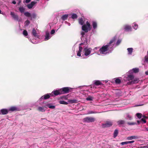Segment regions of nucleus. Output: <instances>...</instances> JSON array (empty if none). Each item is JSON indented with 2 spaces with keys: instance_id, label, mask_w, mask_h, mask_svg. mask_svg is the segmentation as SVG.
Segmentation results:
<instances>
[{
  "instance_id": "obj_1",
  "label": "nucleus",
  "mask_w": 148,
  "mask_h": 148,
  "mask_svg": "<svg viewBox=\"0 0 148 148\" xmlns=\"http://www.w3.org/2000/svg\"><path fill=\"white\" fill-rule=\"evenodd\" d=\"M113 46L109 47V45H106L103 46L99 49V51L101 54H106L109 52H111L113 50Z\"/></svg>"
},
{
  "instance_id": "obj_2",
  "label": "nucleus",
  "mask_w": 148,
  "mask_h": 148,
  "mask_svg": "<svg viewBox=\"0 0 148 148\" xmlns=\"http://www.w3.org/2000/svg\"><path fill=\"white\" fill-rule=\"evenodd\" d=\"M91 29L90 24L88 21H86V24H84L82 26V29L86 33L88 32Z\"/></svg>"
},
{
  "instance_id": "obj_3",
  "label": "nucleus",
  "mask_w": 148,
  "mask_h": 148,
  "mask_svg": "<svg viewBox=\"0 0 148 148\" xmlns=\"http://www.w3.org/2000/svg\"><path fill=\"white\" fill-rule=\"evenodd\" d=\"M95 121V119L92 117H86L83 119L84 123H90L94 122Z\"/></svg>"
},
{
  "instance_id": "obj_4",
  "label": "nucleus",
  "mask_w": 148,
  "mask_h": 148,
  "mask_svg": "<svg viewBox=\"0 0 148 148\" xmlns=\"http://www.w3.org/2000/svg\"><path fill=\"white\" fill-rule=\"evenodd\" d=\"M72 88L68 87H64L61 89L62 94H66L69 93L71 91Z\"/></svg>"
},
{
  "instance_id": "obj_5",
  "label": "nucleus",
  "mask_w": 148,
  "mask_h": 148,
  "mask_svg": "<svg viewBox=\"0 0 148 148\" xmlns=\"http://www.w3.org/2000/svg\"><path fill=\"white\" fill-rule=\"evenodd\" d=\"M92 50V49L91 48H88L87 47H85L83 51L84 53V55L86 56H87L89 55L91 52V51Z\"/></svg>"
},
{
  "instance_id": "obj_6",
  "label": "nucleus",
  "mask_w": 148,
  "mask_h": 148,
  "mask_svg": "<svg viewBox=\"0 0 148 148\" xmlns=\"http://www.w3.org/2000/svg\"><path fill=\"white\" fill-rule=\"evenodd\" d=\"M112 125V123L110 121H106L105 123L102 124V126L103 128H107L110 127Z\"/></svg>"
},
{
  "instance_id": "obj_7",
  "label": "nucleus",
  "mask_w": 148,
  "mask_h": 148,
  "mask_svg": "<svg viewBox=\"0 0 148 148\" xmlns=\"http://www.w3.org/2000/svg\"><path fill=\"white\" fill-rule=\"evenodd\" d=\"M62 92L61 90V89H60L58 90H56L53 91L51 93V95L53 96V95L54 96H57L58 95H60L62 94Z\"/></svg>"
},
{
  "instance_id": "obj_8",
  "label": "nucleus",
  "mask_w": 148,
  "mask_h": 148,
  "mask_svg": "<svg viewBox=\"0 0 148 148\" xmlns=\"http://www.w3.org/2000/svg\"><path fill=\"white\" fill-rule=\"evenodd\" d=\"M116 40V37H114L113 38L110 40L109 42L107 45H109V47L113 46L114 44V43L115 40Z\"/></svg>"
},
{
  "instance_id": "obj_9",
  "label": "nucleus",
  "mask_w": 148,
  "mask_h": 148,
  "mask_svg": "<svg viewBox=\"0 0 148 148\" xmlns=\"http://www.w3.org/2000/svg\"><path fill=\"white\" fill-rule=\"evenodd\" d=\"M10 14L15 20L18 21V16L17 14H15L14 12H11Z\"/></svg>"
},
{
  "instance_id": "obj_10",
  "label": "nucleus",
  "mask_w": 148,
  "mask_h": 148,
  "mask_svg": "<svg viewBox=\"0 0 148 148\" xmlns=\"http://www.w3.org/2000/svg\"><path fill=\"white\" fill-rule=\"evenodd\" d=\"M50 95H51V94H50V95H49L48 94H47L42 96L40 98V100L41 101L42 99H47L49 98L50 97Z\"/></svg>"
},
{
  "instance_id": "obj_11",
  "label": "nucleus",
  "mask_w": 148,
  "mask_h": 148,
  "mask_svg": "<svg viewBox=\"0 0 148 148\" xmlns=\"http://www.w3.org/2000/svg\"><path fill=\"white\" fill-rule=\"evenodd\" d=\"M37 3L36 1H32L30 4H28L27 5V7L29 9L32 8L33 6Z\"/></svg>"
},
{
  "instance_id": "obj_12",
  "label": "nucleus",
  "mask_w": 148,
  "mask_h": 148,
  "mask_svg": "<svg viewBox=\"0 0 148 148\" xmlns=\"http://www.w3.org/2000/svg\"><path fill=\"white\" fill-rule=\"evenodd\" d=\"M0 112L1 114V113L2 114H6L8 113L9 110H8L6 109H2L1 110V112Z\"/></svg>"
},
{
  "instance_id": "obj_13",
  "label": "nucleus",
  "mask_w": 148,
  "mask_h": 148,
  "mask_svg": "<svg viewBox=\"0 0 148 148\" xmlns=\"http://www.w3.org/2000/svg\"><path fill=\"white\" fill-rule=\"evenodd\" d=\"M139 138V137L137 136H129L127 138V139L128 140H131L134 139H137Z\"/></svg>"
},
{
  "instance_id": "obj_14",
  "label": "nucleus",
  "mask_w": 148,
  "mask_h": 148,
  "mask_svg": "<svg viewBox=\"0 0 148 148\" xmlns=\"http://www.w3.org/2000/svg\"><path fill=\"white\" fill-rule=\"evenodd\" d=\"M124 29L125 31H131L132 28L131 26L128 25H126L124 26Z\"/></svg>"
},
{
  "instance_id": "obj_15",
  "label": "nucleus",
  "mask_w": 148,
  "mask_h": 148,
  "mask_svg": "<svg viewBox=\"0 0 148 148\" xmlns=\"http://www.w3.org/2000/svg\"><path fill=\"white\" fill-rule=\"evenodd\" d=\"M83 49V48L82 47H79V50L77 53V56L80 57L81 56V52Z\"/></svg>"
},
{
  "instance_id": "obj_16",
  "label": "nucleus",
  "mask_w": 148,
  "mask_h": 148,
  "mask_svg": "<svg viewBox=\"0 0 148 148\" xmlns=\"http://www.w3.org/2000/svg\"><path fill=\"white\" fill-rule=\"evenodd\" d=\"M17 110V108L15 106H12L10 107V108L8 110L9 112L11 111V112H14V111H16Z\"/></svg>"
},
{
  "instance_id": "obj_17",
  "label": "nucleus",
  "mask_w": 148,
  "mask_h": 148,
  "mask_svg": "<svg viewBox=\"0 0 148 148\" xmlns=\"http://www.w3.org/2000/svg\"><path fill=\"white\" fill-rule=\"evenodd\" d=\"M68 101L71 103H76L78 102V100L76 99H69Z\"/></svg>"
},
{
  "instance_id": "obj_18",
  "label": "nucleus",
  "mask_w": 148,
  "mask_h": 148,
  "mask_svg": "<svg viewBox=\"0 0 148 148\" xmlns=\"http://www.w3.org/2000/svg\"><path fill=\"white\" fill-rule=\"evenodd\" d=\"M32 34L35 37H37L38 35L36 32V31L34 28H33L32 30Z\"/></svg>"
},
{
  "instance_id": "obj_19",
  "label": "nucleus",
  "mask_w": 148,
  "mask_h": 148,
  "mask_svg": "<svg viewBox=\"0 0 148 148\" xmlns=\"http://www.w3.org/2000/svg\"><path fill=\"white\" fill-rule=\"evenodd\" d=\"M94 84L96 86H98L102 84L99 80H95Z\"/></svg>"
},
{
  "instance_id": "obj_20",
  "label": "nucleus",
  "mask_w": 148,
  "mask_h": 148,
  "mask_svg": "<svg viewBox=\"0 0 148 148\" xmlns=\"http://www.w3.org/2000/svg\"><path fill=\"white\" fill-rule=\"evenodd\" d=\"M68 17V15L67 14H65L63 15L61 17L62 20L64 21L66 20Z\"/></svg>"
},
{
  "instance_id": "obj_21",
  "label": "nucleus",
  "mask_w": 148,
  "mask_h": 148,
  "mask_svg": "<svg viewBox=\"0 0 148 148\" xmlns=\"http://www.w3.org/2000/svg\"><path fill=\"white\" fill-rule=\"evenodd\" d=\"M79 23L81 25H83L84 21L82 18H80L78 19Z\"/></svg>"
},
{
  "instance_id": "obj_22",
  "label": "nucleus",
  "mask_w": 148,
  "mask_h": 148,
  "mask_svg": "<svg viewBox=\"0 0 148 148\" xmlns=\"http://www.w3.org/2000/svg\"><path fill=\"white\" fill-rule=\"evenodd\" d=\"M49 38L50 37L49 33L48 32H46L45 40H48Z\"/></svg>"
},
{
  "instance_id": "obj_23",
  "label": "nucleus",
  "mask_w": 148,
  "mask_h": 148,
  "mask_svg": "<svg viewBox=\"0 0 148 148\" xmlns=\"http://www.w3.org/2000/svg\"><path fill=\"white\" fill-rule=\"evenodd\" d=\"M118 134V130L116 129L114 130L113 134V137L114 138H116Z\"/></svg>"
},
{
  "instance_id": "obj_24",
  "label": "nucleus",
  "mask_w": 148,
  "mask_h": 148,
  "mask_svg": "<svg viewBox=\"0 0 148 148\" xmlns=\"http://www.w3.org/2000/svg\"><path fill=\"white\" fill-rule=\"evenodd\" d=\"M125 121L124 120H119L117 122L118 124L119 125H122L125 123Z\"/></svg>"
},
{
  "instance_id": "obj_25",
  "label": "nucleus",
  "mask_w": 148,
  "mask_h": 148,
  "mask_svg": "<svg viewBox=\"0 0 148 148\" xmlns=\"http://www.w3.org/2000/svg\"><path fill=\"white\" fill-rule=\"evenodd\" d=\"M18 10L21 13H22L24 12L25 8L23 7L20 6Z\"/></svg>"
},
{
  "instance_id": "obj_26",
  "label": "nucleus",
  "mask_w": 148,
  "mask_h": 148,
  "mask_svg": "<svg viewBox=\"0 0 148 148\" xmlns=\"http://www.w3.org/2000/svg\"><path fill=\"white\" fill-rule=\"evenodd\" d=\"M92 25L94 29H95L97 27V24L96 22L93 21L92 22Z\"/></svg>"
},
{
  "instance_id": "obj_27",
  "label": "nucleus",
  "mask_w": 148,
  "mask_h": 148,
  "mask_svg": "<svg viewBox=\"0 0 148 148\" xmlns=\"http://www.w3.org/2000/svg\"><path fill=\"white\" fill-rule=\"evenodd\" d=\"M128 53L130 55H131L133 52V49L132 48H128L127 49Z\"/></svg>"
},
{
  "instance_id": "obj_28",
  "label": "nucleus",
  "mask_w": 148,
  "mask_h": 148,
  "mask_svg": "<svg viewBox=\"0 0 148 148\" xmlns=\"http://www.w3.org/2000/svg\"><path fill=\"white\" fill-rule=\"evenodd\" d=\"M94 99V97L90 95H88L86 99L87 101H92Z\"/></svg>"
},
{
  "instance_id": "obj_29",
  "label": "nucleus",
  "mask_w": 148,
  "mask_h": 148,
  "mask_svg": "<svg viewBox=\"0 0 148 148\" xmlns=\"http://www.w3.org/2000/svg\"><path fill=\"white\" fill-rule=\"evenodd\" d=\"M134 76L132 75H127V77L129 80H132L134 79Z\"/></svg>"
},
{
  "instance_id": "obj_30",
  "label": "nucleus",
  "mask_w": 148,
  "mask_h": 148,
  "mask_svg": "<svg viewBox=\"0 0 148 148\" xmlns=\"http://www.w3.org/2000/svg\"><path fill=\"white\" fill-rule=\"evenodd\" d=\"M36 15L35 13H33L32 14H31V16L30 17L31 20H32L33 19L35 18L36 17Z\"/></svg>"
},
{
  "instance_id": "obj_31",
  "label": "nucleus",
  "mask_w": 148,
  "mask_h": 148,
  "mask_svg": "<svg viewBox=\"0 0 148 148\" xmlns=\"http://www.w3.org/2000/svg\"><path fill=\"white\" fill-rule=\"evenodd\" d=\"M71 17L73 19H76L77 18V16L76 14L73 13L72 14Z\"/></svg>"
},
{
  "instance_id": "obj_32",
  "label": "nucleus",
  "mask_w": 148,
  "mask_h": 148,
  "mask_svg": "<svg viewBox=\"0 0 148 148\" xmlns=\"http://www.w3.org/2000/svg\"><path fill=\"white\" fill-rule=\"evenodd\" d=\"M24 15L27 17H30L31 16V14L27 12H26L24 13Z\"/></svg>"
},
{
  "instance_id": "obj_33",
  "label": "nucleus",
  "mask_w": 148,
  "mask_h": 148,
  "mask_svg": "<svg viewBox=\"0 0 148 148\" xmlns=\"http://www.w3.org/2000/svg\"><path fill=\"white\" fill-rule=\"evenodd\" d=\"M38 110L40 111L43 112L45 111L44 108L43 107H38Z\"/></svg>"
},
{
  "instance_id": "obj_34",
  "label": "nucleus",
  "mask_w": 148,
  "mask_h": 148,
  "mask_svg": "<svg viewBox=\"0 0 148 148\" xmlns=\"http://www.w3.org/2000/svg\"><path fill=\"white\" fill-rule=\"evenodd\" d=\"M133 72L135 73H136L139 72V69L138 68H135L132 69Z\"/></svg>"
},
{
  "instance_id": "obj_35",
  "label": "nucleus",
  "mask_w": 148,
  "mask_h": 148,
  "mask_svg": "<svg viewBox=\"0 0 148 148\" xmlns=\"http://www.w3.org/2000/svg\"><path fill=\"white\" fill-rule=\"evenodd\" d=\"M115 82L117 84H119L121 83V81L119 79L117 78L115 80Z\"/></svg>"
},
{
  "instance_id": "obj_36",
  "label": "nucleus",
  "mask_w": 148,
  "mask_h": 148,
  "mask_svg": "<svg viewBox=\"0 0 148 148\" xmlns=\"http://www.w3.org/2000/svg\"><path fill=\"white\" fill-rule=\"evenodd\" d=\"M138 82V80L137 79H135L133 80L132 81L130 82V84H133L137 83Z\"/></svg>"
},
{
  "instance_id": "obj_37",
  "label": "nucleus",
  "mask_w": 148,
  "mask_h": 148,
  "mask_svg": "<svg viewBox=\"0 0 148 148\" xmlns=\"http://www.w3.org/2000/svg\"><path fill=\"white\" fill-rule=\"evenodd\" d=\"M47 107L51 109H54L55 108V106H51L50 104H47Z\"/></svg>"
},
{
  "instance_id": "obj_38",
  "label": "nucleus",
  "mask_w": 148,
  "mask_h": 148,
  "mask_svg": "<svg viewBox=\"0 0 148 148\" xmlns=\"http://www.w3.org/2000/svg\"><path fill=\"white\" fill-rule=\"evenodd\" d=\"M59 103L61 104H63L64 105H67L68 103L66 102H65L64 101H59Z\"/></svg>"
},
{
  "instance_id": "obj_39",
  "label": "nucleus",
  "mask_w": 148,
  "mask_h": 148,
  "mask_svg": "<svg viewBox=\"0 0 148 148\" xmlns=\"http://www.w3.org/2000/svg\"><path fill=\"white\" fill-rule=\"evenodd\" d=\"M137 117L139 119H140L142 117V114L140 113H137L136 114Z\"/></svg>"
},
{
  "instance_id": "obj_40",
  "label": "nucleus",
  "mask_w": 148,
  "mask_h": 148,
  "mask_svg": "<svg viewBox=\"0 0 148 148\" xmlns=\"http://www.w3.org/2000/svg\"><path fill=\"white\" fill-rule=\"evenodd\" d=\"M133 25H133V28L135 30L138 27V25L135 23H134Z\"/></svg>"
},
{
  "instance_id": "obj_41",
  "label": "nucleus",
  "mask_w": 148,
  "mask_h": 148,
  "mask_svg": "<svg viewBox=\"0 0 148 148\" xmlns=\"http://www.w3.org/2000/svg\"><path fill=\"white\" fill-rule=\"evenodd\" d=\"M30 23V22L28 20H27L25 22V26H27Z\"/></svg>"
},
{
  "instance_id": "obj_42",
  "label": "nucleus",
  "mask_w": 148,
  "mask_h": 148,
  "mask_svg": "<svg viewBox=\"0 0 148 148\" xmlns=\"http://www.w3.org/2000/svg\"><path fill=\"white\" fill-rule=\"evenodd\" d=\"M140 121L141 123L142 124L146 123V121L143 118H142L141 119Z\"/></svg>"
},
{
  "instance_id": "obj_43",
  "label": "nucleus",
  "mask_w": 148,
  "mask_h": 148,
  "mask_svg": "<svg viewBox=\"0 0 148 148\" xmlns=\"http://www.w3.org/2000/svg\"><path fill=\"white\" fill-rule=\"evenodd\" d=\"M23 34L25 36H27L28 35V33L27 31L26 30H24L23 32Z\"/></svg>"
},
{
  "instance_id": "obj_44",
  "label": "nucleus",
  "mask_w": 148,
  "mask_h": 148,
  "mask_svg": "<svg viewBox=\"0 0 148 148\" xmlns=\"http://www.w3.org/2000/svg\"><path fill=\"white\" fill-rule=\"evenodd\" d=\"M121 40H118L116 44V45H119V44L121 43Z\"/></svg>"
},
{
  "instance_id": "obj_45",
  "label": "nucleus",
  "mask_w": 148,
  "mask_h": 148,
  "mask_svg": "<svg viewBox=\"0 0 148 148\" xmlns=\"http://www.w3.org/2000/svg\"><path fill=\"white\" fill-rule=\"evenodd\" d=\"M127 123L129 125H133L136 124V123H130L128 122Z\"/></svg>"
},
{
  "instance_id": "obj_46",
  "label": "nucleus",
  "mask_w": 148,
  "mask_h": 148,
  "mask_svg": "<svg viewBox=\"0 0 148 148\" xmlns=\"http://www.w3.org/2000/svg\"><path fill=\"white\" fill-rule=\"evenodd\" d=\"M128 144L127 141L122 142L121 143V144L122 145H124L125 144Z\"/></svg>"
},
{
  "instance_id": "obj_47",
  "label": "nucleus",
  "mask_w": 148,
  "mask_h": 148,
  "mask_svg": "<svg viewBox=\"0 0 148 148\" xmlns=\"http://www.w3.org/2000/svg\"><path fill=\"white\" fill-rule=\"evenodd\" d=\"M145 61L148 63V57L145 56Z\"/></svg>"
},
{
  "instance_id": "obj_48",
  "label": "nucleus",
  "mask_w": 148,
  "mask_h": 148,
  "mask_svg": "<svg viewBox=\"0 0 148 148\" xmlns=\"http://www.w3.org/2000/svg\"><path fill=\"white\" fill-rule=\"evenodd\" d=\"M55 30L54 29H52L51 30V34H53L55 33Z\"/></svg>"
},
{
  "instance_id": "obj_49",
  "label": "nucleus",
  "mask_w": 148,
  "mask_h": 148,
  "mask_svg": "<svg viewBox=\"0 0 148 148\" xmlns=\"http://www.w3.org/2000/svg\"><path fill=\"white\" fill-rule=\"evenodd\" d=\"M127 142H128V144H129V143H133L134 142V140H132V141H128Z\"/></svg>"
},
{
  "instance_id": "obj_50",
  "label": "nucleus",
  "mask_w": 148,
  "mask_h": 148,
  "mask_svg": "<svg viewBox=\"0 0 148 148\" xmlns=\"http://www.w3.org/2000/svg\"><path fill=\"white\" fill-rule=\"evenodd\" d=\"M61 98L62 99H67V97L66 96H62Z\"/></svg>"
},
{
  "instance_id": "obj_51",
  "label": "nucleus",
  "mask_w": 148,
  "mask_h": 148,
  "mask_svg": "<svg viewBox=\"0 0 148 148\" xmlns=\"http://www.w3.org/2000/svg\"><path fill=\"white\" fill-rule=\"evenodd\" d=\"M95 113L93 111H91L90 112H89L88 114H93Z\"/></svg>"
},
{
  "instance_id": "obj_52",
  "label": "nucleus",
  "mask_w": 148,
  "mask_h": 148,
  "mask_svg": "<svg viewBox=\"0 0 148 148\" xmlns=\"http://www.w3.org/2000/svg\"><path fill=\"white\" fill-rule=\"evenodd\" d=\"M31 0H26L25 2L26 3H28L31 1Z\"/></svg>"
},
{
  "instance_id": "obj_53",
  "label": "nucleus",
  "mask_w": 148,
  "mask_h": 148,
  "mask_svg": "<svg viewBox=\"0 0 148 148\" xmlns=\"http://www.w3.org/2000/svg\"><path fill=\"white\" fill-rule=\"evenodd\" d=\"M137 123L138 124H139L140 123H141L140 120V121H137Z\"/></svg>"
},
{
  "instance_id": "obj_54",
  "label": "nucleus",
  "mask_w": 148,
  "mask_h": 148,
  "mask_svg": "<svg viewBox=\"0 0 148 148\" xmlns=\"http://www.w3.org/2000/svg\"><path fill=\"white\" fill-rule=\"evenodd\" d=\"M84 44L83 43H81L79 45V47H81V46L82 45Z\"/></svg>"
},
{
  "instance_id": "obj_55",
  "label": "nucleus",
  "mask_w": 148,
  "mask_h": 148,
  "mask_svg": "<svg viewBox=\"0 0 148 148\" xmlns=\"http://www.w3.org/2000/svg\"><path fill=\"white\" fill-rule=\"evenodd\" d=\"M12 3L14 4H15L16 3V2L15 1H13L12 2Z\"/></svg>"
},
{
  "instance_id": "obj_56",
  "label": "nucleus",
  "mask_w": 148,
  "mask_h": 148,
  "mask_svg": "<svg viewBox=\"0 0 148 148\" xmlns=\"http://www.w3.org/2000/svg\"><path fill=\"white\" fill-rule=\"evenodd\" d=\"M127 117L130 119H132V117L130 116L129 115H128Z\"/></svg>"
},
{
  "instance_id": "obj_57",
  "label": "nucleus",
  "mask_w": 148,
  "mask_h": 148,
  "mask_svg": "<svg viewBox=\"0 0 148 148\" xmlns=\"http://www.w3.org/2000/svg\"><path fill=\"white\" fill-rule=\"evenodd\" d=\"M84 34L85 33L84 32H82L81 33V35L83 36L84 35Z\"/></svg>"
},
{
  "instance_id": "obj_58",
  "label": "nucleus",
  "mask_w": 148,
  "mask_h": 148,
  "mask_svg": "<svg viewBox=\"0 0 148 148\" xmlns=\"http://www.w3.org/2000/svg\"><path fill=\"white\" fill-rule=\"evenodd\" d=\"M145 74L146 75H148V71H147L145 72Z\"/></svg>"
},
{
  "instance_id": "obj_59",
  "label": "nucleus",
  "mask_w": 148,
  "mask_h": 148,
  "mask_svg": "<svg viewBox=\"0 0 148 148\" xmlns=\"http://www.w3.org/2000/svg\"><path fill=\"white\" fill-rule=\"evenodd\" d=\"M145 128L146 130L147 131H148V127H145Z\"/></svg>"
},
{
  "instance_id": "obj_60",
  "label": "nucleus",
  "mask_w": 148,
  "mask_h": 148,
  "mask_svg": "<svg viewBox=\"0 0 148 148\" xmlns=\"http://www.w3.org/2000/svg\"><path fill=\"white\" fill-rule=\"evenodd\" d=\"M143 117L145 118H147V117L145 116H144Z\"/></svg>"
},
{
  "instance_id": "obj_61",
  "label": "nucleus",
  "mask_w": 148,
  "mask_h": 148,
  "mask_svg": "<svg viewBox=\"0 0 148 148\" xmlns=\"http://www.w3.org/2000/svg\"><path fill=\"white\" fill-rule=\"evenodd\" d=\"M1 10L0 9V14L1 13Z\"/></svg>"
},
{
  "instance_id": "obj_62",
  "label": "nucleus",
  "mask_w": 148,
  "mask_h": 148,
  "mask_svg": "<svg viewBox=\"0 0 148 148\" xmlns=\"http://www.w3.org/2000/svg\"><path fill=\"white\" fill-rule=\"evenodd\" d=\"M130 82L129 83H128V84H130Z\"/></svg>"
}]
</instances>
